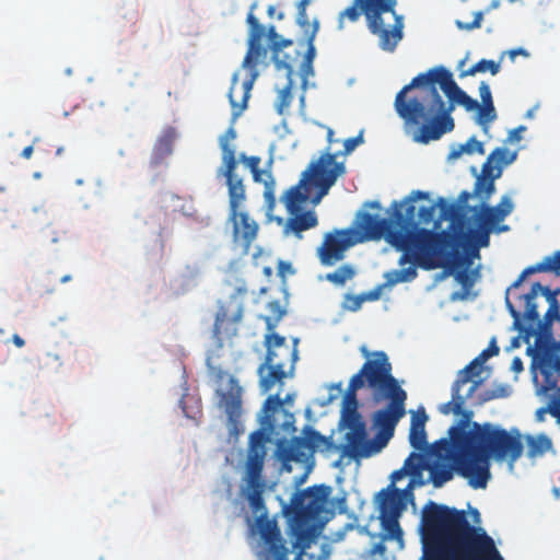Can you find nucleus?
<instances>
[{
	"instance_id": "a211bd4d",
	"label": "nucleus",
	"mask_w": 560,
	"mask_h": 560,
	"mask_svg": "<svg viewBox=\"0 0 560 560\" xmlns=\"http://www.w3.org/2000/svg\"><path fill=\"white\" fill-rule=\"evenodd\" d=\"M385 400H388L387 405L376 410L372 417L373 427L377 430L375 439L382 443V447L392 439L397 423L406 413L407 393L387 395Z\"/></svg>"
},
{
	"instance_id": "1a4fd4ad",
	"label": "nucleus",
	"mask_w": 560,
	"mask_h": 560,
	"mask_svg": "<svg viewBox=\"0 0 560 560\" xmlns=\"http://www.w3.org/2000/svg\"><path fill=\"white\" fill-rule=\"evenodd\" d=\"M267 348L264 363L257 370L259 387L262 393L270 392L276 385L282 386L292 373L298 360V350L285 343V338L272 332L265 337Z\"/></svg>"
},
{
	"instance_id": "7c9ffc66",
	"label": "nucleus",
	"mask_w": 560,
	"mask_h": 560,
	"mask_svg": "<svg viewBox=\"0 0 560 560\" xmlns=\"http://www.w3.org/2000/svg\"><path fill=\"white\" fill-rule=\"evenodd\" d=\"M514 209V205L509 196H503L500 202L494 206H482L477 214L490 222L494 226L503 221Z\"/></svg>"
},
{
	"instance_id": "6e6d98bb",
	"label": "nucleus",
	"mask_w": 560,
	"mask_h": 560,
	"mask_svg": "<svg viewBox=\"0 0 560 560\" xmlns=\"http://www.w3.org/2000/svg\"><path fill=\"white\" fill-rule=\"evenodd\" d=\"M383 288H384V284H378L374 289H372V290H370L368 292L361 293L362 298H364V302L365 301H371L372 302V301L380 300V298L382 295Z\"/></svg>"
},
{
	"instance_id": "0eeeda50",
	"label": "nucleus",
	"mask_w": 560,
	"mask_h": 560,
	"mask_svg": "<svg viewBox=\"0 0 560 560\" xmlns=\"http://www.w3.org/2000/svg\"><path fill=\"white\" fill-rule=\"evenodd\" d=\"M559 294V288L551 290L540 282L533 283L529 292L522 296L523 313L506 299V307L514 319V327L526 341L530 337L544 335L550 330L560 307L557 299Z\"/></svg>"
},
{
	"instance_id": "de8ad7c7",
	"label": "nucleus",
	"mask_w": 560,
	"mask_h": 560,
	"mask_svg": "<svg viewBox=\"0 0 560 560\" xmlns=\"http://www.w3.org/2000/svg\"><path fill=\"white\" fill-rule=\"evenodd\" d=\"M546 257L538 264L525 268L518 278L512 283L511 288H518L527 276L536 272H549Z\"/></svg>"
},
{
	"instance_id": "4be33fe9",
	"label": "nucleus",
	"mask_w": 560,
	"mask_h": 560,
	"mask_svg": "<svg viewBox=\"0 0 560 560\" xmlns=\"http://www.w3.org/2000/svg\"><path fill=\"white\" fill-rule=\"evenodd\" d=\"M229 220L233 224L234 245L241 247L244 255L248 254L259 231L258 223L247 212L241 210H235V215L229 211Z\"/></svg>"
},
{
	"instance_id": "9d476101",
	"label": "nucleus",
	"mask_w": 560,
	"mask_h": 560,
	"mask_svg": "<svg viewBox=\"0 0 560 560\" xmlns=\"http://www.w3.org/2000/svg\"><path fill=\"white\" fill-rule=\"evenodd\" d=\"M267 485L259 487H246V499L253 513L257 514L254 528L259 535L262 551L272 560H289L290 551L282 538L281 530L275 518H269L264 500Z\"/></svg>"
},
{
	"instance_id": "c03bdc74",
	"label": "nucleus",
	"mask_w": 560,
	"mask_h": 560,
	"mask_svg": "<svg viewBox=\"0 0 560 560\" xmlns=\"http://www.w3.org/2000/svg\"><path fill=\"white\" fill-rule=\"evenodd\" d=\"M353 276V268L349 265H343L334 272L327 273L326 279L336 285H343Z\"/></svg>"
},
{
	"instance_id": "aec40b11",
	"label": "nucleus",
	"mask_w": 560,
	"mask_h": 560,
	"mask_svg": "<svg viewBox=\"0 0 560 560\" xmlns=\"http://www.w3.org/2000/svg\"><path fill=\"white\" fill-rule=\"evenodd\" d=\"M360 240L354 237V232L351 229L335 230L327 233L322 246L318 248L322 264L328 266L341 260L345 252Z\"/></svg>"
},
{
	"instance_id": "f8f14e48",
	"label": "nucleus",
	"mask_w": 560,
	"mask_h": 560,
	"mask_svg": "<svg viewBox=\"0 0 560 560\" xmlns=\"http://www.w3.org/2000/svg\"><path fill=\"white\" fill-rule=\"evenodd\" d=\"M392 372L393 366L386 352L374 351L352 378L355 385L361 384L371 389L374 402H381L387 395L406 392Z\"/></svg>"
},
{
	"instance_id": "a878e982",
	"label": "nucleus",
	"mask_w": 560,
	"mask_h": 560,
	"mask_svg": "<svg viewBox=\"0 0 560 560\" xmlns=\"http://www.w3.org/2000/svg\"><path fill=\"white\" fill-rule=\"evenodd\" d=\"M312 1L313 0H300L296 4V23L303 30L307 44V49L303 60L307 62H313L315 59L316 48L314 45V40L319 30V22L317 20L310 22L306 13V9Z\"/></svg>"
},
{
	"instance_id": "473e14b6",
	"label": "nucleus",
	"mask_w": 560,
	"mask_h": 560,
	"mask_svg": "<svg viewBox=\"0 0 560 560\" xmlns=\"http://www.w3.org/2000/svg\"><path fill=\"white\" fill-rule=\"evenodd\" d=\"M266 35L268 36L271 43V49L273 52V61L277 70H281L282 60H290L293 57L289 54H284L283 49L293 45L292 39L282 38L276 31L273 25H270L268 30H266Z\"/></svg>"
},
{
	"instance_id": "e2e57ef3",
	"label": "nucleus",
	"mask_w": 560,
	"mask_h": 560,
	"mask_svg": "<svg viewBox=\"0 0 560 560\" xmlns=\"http://www.w3.org/2000/svg\"><path fill=\"white\" fill-rule=\"evenodd\" d=\"M526 129L524 126H520L517 128L512 129L509 132L508 140L511 142H518L522 139V132Z\"/></svg>"
},
{
	"instance_id": "f257e3e1",
	"label": "nucleus",
	"mask_w": 560,
	"mask_h": 560,
	"mask_svg": "<svg viewBox=\"0 0 560 560\" xmlns=\"http://www.w3.org/2000/svg\"><path fill=\"white\" fill-rule=\"evenodd\" d=\"M455 104L479 113V103L463 91L443 66L419 73L396 95L394 107L406 124L419 126L415 140L429 143L451 132Z\"/></svg>"
},
{
	"instance_id": "a18cd8bd",
	"label": "nucleus",
	"mask_w": 560,
	"mask_h": 560,
	"mask_svg": "<svg viewBox=\"0 0 560 560\" xmlns=\"http://www.w3.org/2000/svg\"><path fill=\"white\" fill-rule=\"evenodd\" d=\"M404 469L407 475L411 477L420 476L421 470L424 468L423 458L420 454L411 453L404 463Z\"/></svg>"
},
{
	"instance_id": "5701e85b",
	"label": "nucleus",
	"mask_w": 560,
	"mask_h": 560,
	"mask_svg": "<svg viewBox=\"0 0 560 560\" xmlns=\"http://www.w3.org/2000/svg\"><path fill=\"white\" fill-rule=\"evenodd\" d=\"M447 235V233H445ZM451 245L447 247V249L439 256L441 261H445L446 265L439 266L438 268H444L450 273H452L455 269L463 267L462 270H458L455 273V279L458 283L462 284V287L468 291L470 288H472L475 280L472 278V272H469L468 269L470 265L472 264L471 259L469 257H464L459 254L457 249L454 247V241L453 237L448 234ZM476 271H474L475 273Z\"/></svg>"
},
{
	"instance_id": "e433bc0d",
	"label": "nucleus",
	"mask_w": 560,
	"mask_h": 560,
	"mask_svg": "<svg viewBox=\"0 0 560 560\" xmlns=\"http://www.w3.org/2000/svg\"><path fill=\"white\" fill-rule=\"evenodd\" d=\"M477 228L471 231L472 238L479 246H488L490 233L494 230V225L487 222L483 218L476 213Z\"/></svg>"
},
{
	"instance_id": "f03ea898",
	"label": "nucleus",
	"mask_w": 560,
	"mask_h": 560,
	"mask_svg": "<svg viewBox=\"0 0 560 560\" xmlns=\"http://www.w3.org/2000/svg\"><path fill=\"white\" fill-rule=\"evenodd\" d=\"M427 198L428 192L413 190L404 201L392 203V219L360 212L357 226L368 240H380L386 234L388 242L404 253L399 259L400 265L413 260L424 270L436 269L446 265L439 256L450 247L451 241L444 233L417 229L415 201Z\"/></svg>"
},
{
	"instance_id": "864d4df0",
	"label": "nucleus",
	"mask_w": 560,
	"mask_h": 560,
	"mask_svg": "<svg viewBox=\"0 0 560 560\" xmlns=\"http://www.w3.org/2000/svg\"><path fill=\"white\" fill-rule=\"evenodd\" d=\"M549 272L560 277V250L555 252L550 256H546Z\"/></svg>"
},
{
	"instance_id": "5fc2aeb1",
	"label": "nucleus",
	"mask_w": 560,
	"mask_h": 560,
	"mask_svg": "<svg viewBox=\"0 0 560 560\" xmlns=\"http://www.w3.org/2000/svg\"><path fill=\"white\" fill-rule=\"evenodd\" d=\"M419 222L423 224H429L433 221L434 218V207L427 206L421 207L418 211Z\"/></svg>"
},
{
	"instance_id": "f3484780",
	"label": "nucleus",
	"mask_w": 560,
	"mask_h": 560,
	"mask_svg": "<svg viewBox=\"0 0 560 560\" xmlns=\"http://www.w3.org/2000/svg\"><path fill=\"white\" fill-rule=\"evenodd\" d=\"M245 294L246 290L238 288L229 298L219 301L213 325V336L218 341L222 342L237 334L244 313Z\"/></svg>"
},
{
	"instance_id": "c756f323",
	"label": "nucleus",
	"mask_w": 560,
	"mask_h": 560,
	"mask_svg": "<svg viewBox=\"0 0 560 560\" xmlns=\"http://www.w3.org/2000/svg\"><path fill=\"white\" fill-rule=\"evenodd\" d=\"M427 420L428 416L424 409H421L412 415L409 441L415 450L422 451L428 444L424 429Z\"/></svg>"
},
{
	"instance_id": "338daca9",
	"label": "nucleus",
	"mask_w": 560,
	"mask_h": 560,
	"mask_svg": "<svg viewBox=\"0 0 560 560\" xmlns=\"http://www.w3.org/2000/svg\"><path fill=\"white\" fill-rule=\"evenodd\" d=\"M546 362L550 365V368H551V369H552V370H553L558 375H560V357H559V355H557V357H555V358H552V359H549V360H547Z\"/></svg>"
},
{
	"instance_id": "c9c22d12",
	"label": "nucleus",
	"mask_w": 560,
	"mask_h": 560,
	"mask_svg": "<svg viewBox=\"0 0 560 560\" xmlns=\"http://www.w3.org/2000/svg\"><path fill=\"white\" fill-rule=\"evenodd\" d=\"M527 444V455L532 458L544 455L552 447L551 439L545 434H539L537 436H528Z\"/></svg>"
},
{
	"instance_id": "bf43d9fd",
	"label": "nucleus",
	"mask_w": 560,
	"mask_h": 560,
	"mask_svg": "<svg viewBox=\"0 0 560 560\" xmlns=\"http://www.w3.org/2000/svg\"><path fill=\"white\" fill-rule=\"evenodd\" d=\"M402 282L411 281L417 277V269L415 266L399 269Z\"/></svg>"
},
{
	"instance_id": "2eb2a0df",
	"label": "nucleus",
	"mask_w": 560,
	"mask_h": 560,
	"mask_svg": "<svg viewBox=\"0 0 560 560\" xmlns=\"http://www.w3.org/2000/svg\"><path fill=\"white\" fill-rule=\"evenodd\" d=\"M209 375L218 385L217 395L219 397V407L226 415V425L231 438L237 439L243 432L241 421L243 405V387L238 380L230 375L226 371L219 366H210Z\"/></svg>"
},
{
	"instance_id": "58836bf2",
	"label": "nucleus",
	"mask_w": 560,
	"mask_h": 560,
	"mask_svg": "<svg viewBox=\"0 0 560 560\" xmlns=\"http://www.w3.org/2000/svg\"><path fill=\"white\" fill-rule=\"evenodd\" d=\"M427 468L430 471V480L435 488L442 487L453 478V471L446 465H433Z\"/></svg>"
},
{
	"instance_id": "774afa93",
	"label": "nucleus",
	"mask_w": 560,
	"mask_h": 560,
	"mask_svg": "<svg viewBox=\"0 0 560 560\" xmlns=\"http://www.w3.org/2000/svg\"><path fill=\"white\" fill-rule=\"evenodd\" d=\"M508 54L512 61L515 60L516 56H520V55L525 56V57L528 56V52L524 48L512 49Z\"/></svg>"
},
{
	"instance_id": "20e7f679",
	"label": "nucleus",
	"mask_w": 560,
	"mask_h": 560,
	"mask_svg": "<svg viewBox=\"0 0 560 560\" xmlns=\"http://www.w3.org/2000/svg\"><path fill=\"white\" fill-rule=\"evenodd\" d=\"M336 154H325L308 164L302 173L299 183L289 188L281 197L288 213L291 215L284 226V232H292L298 238L302 233L315 228L318 223L314 211L301 212L307 201L318 205L329 192L338 177L346 173L343 163H335Z\"/></svg>"
},
{
	"instance_id": "603ef678",
	"label": "nucleus",
	"mask_w": 560,
	"mask_h": 560,
	"mask_svg": "<svg viewBox=\"0 0 560 560\" xmlns=\"http://www.w3.org/2000/svg\"><path fill=\"white\" fill-rule=\"evenodd\" d=\"M363 302H364V298H362L361 294H359V295L348 294V295H346L345 307L348 311L357 312L361 308Z\"/></svg>"
},
{
	"instance_id": "423d86ee",
	"label": "nucleus",
	"mask_w": 560,
	"mask_h": 560,
	"mask_svg": "<svg viewBox=\"0 0 560 560\" xmlns=\"http://www.w3.org/2000/svg\"><path fill=\"white\" fill-rule=\"evenodd\" d=\"M397 0H353L352 4L340 12L338 28H343L345 19L359 21L364 14L369 31L378 36L380 47L394 51L402 39V16L396 13Z\"/></svg>"
},
{
	"instance_id": "0e129e2a",
	"label": "nucleus",
	"mask_w": 560,
	"mask_h": 560,
	"mask_svg": "<svg viewBox=\"0 0 560 560\" xmlns=\"http://www.w3.org/2000/svg\"><path fill=\"white\" fill-rule=\"evenodd\" d=\"M548 412L555 417L560 424V402L553 400L548 407Z\"/></svg>"
},
{
	"instance_id": "72a5a7b5",
	"label": "nucleus",
	"mask_w": 560,
	"mask_h": 560,
	"mask_svg": "<svg viewBox=\"0 0 560 560\" xmlns=\"http://www.w3.org/2000/svg\"><path fill=\"white\" fill-rule=\"evenodd\" d=\"M516 158V151L511 152L506 148H495L482 164V172L489 173L490 168L497 172L498 167L502 170L503 166L512 164Z\"/></svg>"
},
{
	"instance_id": "393cba45",
	"label": "nucleus",
	"mask_w": 560,
	"mask_h": 560,
	"mask_svg": "<svg viewBox=\"0 0 560 560\" xmlns=\"http://www.w3.org/2000/svg\"><path fill=\"white\" fill-rule=\"evenodd\" d=\"M237 165L229 167V164L221 165L218 175L225 178L229 191V211L235 215V210H240L246 200V190L243 179L235 173Z\"/></svg>"
},
{
	"instance_id": "6ab92c4d",
	"label": "nucleus",
	"mask_w": 560,
	"mask_h": 560,
	"mask_svg": "<svg viewBox=\"0 0 560 560\" xmlns=\"http://www.w3.org/2000/svg\"><path fill=\"white\" fill-rule=\"evenodd\" d=\"M268 438L262 430H256L249 435L247 455L245 458L244 480L246 487H259V485H267L262 476L265 459L267 456L266 443Z\"/></svg>"
},
{
	"instance_id": "8fccbe9b",
	"label": "nucleus",
	"mask_w": 560,
	"mask_h": 560,
	"mask_svg": "<svg viewBox=\"0 0 560 560\" xmlns=\"http://www.w3.org/2000/svg\"><path fill=\"white\" fill-rule=\"evenodd\" d=\"M363 142L362 132H360L355 137L348 138L343 141V151H338L339 155H348L350 154L359 144Z\"/></svg>"
},
{
	"instance_id": "cd10ccee",
	"label": "nucleus",
	"mask_w": 560,
	"mask_h": 560,
	"mask_svg": "<svg viewBox=\"0 0 560 560\" xmlns=\"http://www.w3.org/2000/svg\"><path fill=\"white\" fill-rule=\"evenodd\" d=\"M300 52L294 50L293 57L290 60H282L281 69L285 72L287 83L285 85L279 90L277 101H276V109L278 114L282 115L285 110L289 109L291 103L293 101L292 89L294 86V69L293 65L296 61Z\"/></svg>"
},
{
	"instance_id": "9b49d317",
	"label": "nucleus",
	"mask_w": 560,
	"mask_h": 560,
	"mask_svg": "<svg viewBox=\"0 0 560 560\" xmlns=\"http://www.w3.org/2000/svg\"><path fill=\"white\" fill-rule=\"evenodd\" d=\"M255 4L250 7V10L247 14L246 22L249 26L248 39H247V51L243 59L242 67L247 69L249 72V78L242 83V104L238 105L234 100V92L238 82V74L234 73L232 77V84L229 92V100L231 106L233 108L238 107L240 112H242L249 98V93L253 88L255 80L258 77L257 66L260 61H262L267 57V48L262 45V39L266 36V27L259 23L258 19L254 14Z\"/></svg>"
},
{
	"instance_id": "4d7b16f0",
	"label": "nucleus",
	"mask_w": 560,
	"mask_h": 560,
	"mask_svg": "<svg viewBox=\"0 0 560 560\" xmlns=\"http://www.w3.org/2000/svg\"><path fill=\"white\" fill-rule=\"evenodd\" d=\"M327 142H328V148H327L326 152H325V153H323L320 156H323V155H325V154H336V155H335V158H334V162H335V163H338V162L336 161V159L339 156V152H332V151H331V148H332V145H334L335 143H338V142H339V140L334 138V130H332L331 128H328V129H327Z\"/></svg>"
},
{
	"instance_id": "79ce46f5",
	"label": "nucleus",
	"mask_w": 560,
	"mask_h": 560,
	"mask_svg": "<svg viewBox=\"0 0 560 560\" xmlns=\"http://www.w3.org/2000/svg\"><path fill=\"white\" fill-rule=\"evenodd\" d=\"M291 398V395H288L284 399L280 397L279 394L276 395H269L267 399L264 402L262 411L265 413V417L267 420H270L275 412L279 410L285 400H289Z\"/></svg>"
},
{
	"instance_id": "412c9836",
	"label": "nucleus",
	"mask_w": 560,
	"mask_h": 560,
	"mask_svg": "<svg viewBox=\"0 0 560 560\" xmlns=\"http://www.w3.org/2000/svg\"><path fill=\"white\" fill-rule=\"evenodd\" d=\"M346 444L342 446L345 455L353 459L368 458L378 453L383 447L376 439L366 438V428L348 430L345 434Z\"/></svg>"
},
{
	"instance_id": "c85d7f7f",
	"label": "nucleus",
	"mask_w": 560,
	"mask_h": 560,
	"mask_svg": "<svg viewBox=\"0 0 560 560\" xmlns=\"http://www.w3.org/2000/svg\"><path fill=\"white\" fill-rule=\"evenodd\" d=\"M479 94L481 104H479V113L476 116V122L481 127L485 133L489 132L490 124L498 117L493 104L490 86L486 82L479 85Z\"/></svg>"
},
{
	"instance_id": "69168bd1",
	"label": "nucleus",
	"mask_w": 560,
	"mask_h": 560,
	"mask_svg": "<svg viewBox=\"0 0 560 560\" xmlns=\"http://www.w3.org/2000/svg\"><path fill=\"white\" fill-rule=\"evenodd\" d=\"M405 476H407V472H406V469H404V467H401L398 470H395L390 475L392 485L394 486L395 482H397L398 480L402 479Z\"/></svg>"
},
{
	"instance_id": "4c0bfd02",
	"label": "nucleus",
	"mask_w": 560,
	"mask_h": 560,
	"mask_svg": "<svg viewBox=\"0 0 560 560\" xmlns=\"http://www.w3.org/2000/svg\"><path fill=\"white\" fill-rule=\"evenodd\" d=\"M400 515H380L383 530L393 540H402V529L399 525Z\"/></svg>"
},
{
	"instance_id": "a19ab883",
	"label": "nucleus",
	"mask_w": 560,
	"mask_h": 560,
	"mask_svg": "<svg viewBox=\"0 0 560 560\" xmlns=\"http://www.w3.org/2000/svg\"><path fill=\"white\" fill-rule=\"evenodd\" d=\"M470 145H476L477 153L485 154L483 143L478 141L475 137H471L465 144H460L457 149L451 151L448 159L456 160L460 158L463 153L472 154L474 149H470Z\"/></svg>"
},
{
	"instance_id": "3c124183",
	"label": "nucleus",
	"mask_w": 560,
	"mask_h": 560,
	"mask_svg": "<svg viewBox=\"0 0 560 560\" xmlns=\"http://www.w3.org/2000/svg\"><path fill=\"white\" fill-rule=\"evenodd\" d=\"M482 19H483V13L481 11H479V12L475 13V18H474L472 22L465 23L463 21L457 20L456 26L462 31H471L475 28H479L481 26Z\"/></svg>"
},
{
	"instance_id": "4468645a",
	"label": "nucleus",
	"mask_w": 560,
	"mask_h": 560,
	"mask_svg": "<svg viewBox=\"0 0 560 560\" xmlns=\"http://www.w3.org/2000/svg\"><path fill=\"white\" fill-rule=\"evenodd\" d=\"M448 434L454 447L460 454L457 460V472L468 480L471 488L485 489L491 477L490 459L479 454L478 448L462 434V427H451Z\"/></svg>"
},
{
	"instance_id": "f704fd0d",
	"label": "nucleus",
	"mask_w": 560,
	"mask_h": 560,
	"mask_svg": "<svg viewBox=\"0 0 560 560\" xmlns=\"http://www.w3.org/2000/svg\"><path fill=\"white\" fill-rule=\"evenodd\" d=\"M235 138L236 131L234 127H230L219 139L220 149L222 151V165L229 164V167H232L238 163L235 148L232 145Z\"/></svg>"
},
{
	"instance_id": "680f3d73",
	"label": "nucleus",
	"mask_w": 560,
	"mask_h": 560,
	"mask_svg": "<svg viewBox=\"0 0 560 560\" xmlns=\"http://www.w3.org/2000/svg\"><path fill=\"white\" fill-rule=\"evenodd\" d=\"M301 74H302V77L304 79V83H305L306 79L310 75L314 74L313 62H307V61L303 60L301 63Z\"/></svg>"
},
{
	"instance_id": "ddd939ff",
	"label": "nucleus",
	"mask_w": 560,
	"mask_h": 560,
	"mask_svg": "<svg viewBox=\"0 0 560 560\" xmlns=\"http://www.w3.org/2000/svg\"><path fill=\"white\" fill-rule=\"evenodd\" d=\"M499 351L500 348L492 340L487 349L482 350L464 369L458 371L451 388L452 399L439 407L441 413H458L462 410L466 398L471 397L482 382L480 375L483 371V363L491 357L497 355Z\"/></svg>"
},
{
	"instance_id": "7ed1b4c3",
	"label": "nucleus",
	"mask_w": 560,
	"mask_h": 560,
	"mask_svg": "<svg viewBox=\"0 0 560 560\" xmlns=\"http://www.w3.org/2000/svg\"><path fill=\"white\" fill-rule=\"evenodd\" d=\"M423 521L434 534L428 560H503L493 538L471 525L464 510L431 502Z\"/></svg>"
},
{
	"instance_id": "49530a36",
	"label": "nucleus",
	"mask_w": 560,
	"mask_h": 560,
	"mask_svg": "<svg viewBox=\"0 0 560 560\" xmlns=\"http://www.w3.org/2000/svg\"><path fill=\"white\" fill-rule=\"evenodd\" d=\"M342 422L348 428V430L366 428V424L358 409L342 410Z\"/></svg>"
},
{
	"instance_id": "37998d69",
	"label": "nucleus",
	"mask_w": 560,
	"mask_h": 560,
	"mask_svg": "<svg viewBox=\"0 0 560 560\" xmlns=\"http://www.w3.org/2000/svg\"><path fill=\"white\" fill-rule=\"evenodd\" d=\"M361 384L355 385L354 378H350L348 388L346 390L345 397H343V407L342 410H357L358 409V399H357V392L361 388H363Z\"/></svg>"
},
{
	"instance_id": "052dcab7",
	"label": "nucleus",
	"mask_w": 560,
	"mask_h": 560,
	"mask_svg": "<svg viewBox=\"0 0 560 560\" xmlns=\"http://www.w3.org/2000/svg\"><path fill=\"white\" fill-rule=\"evenodd\" d=\"M385 278H386V282L384 283V287L385 285H395L399 282H402V279H401V276L399 273V270H393L390 272H387L385 275Z\"/></svg>"
},
{
	"instance_id": "6e6552de",
	"label": "nucleus",
	"mask_w": 560,
	"mask_h": 560,
	"mask_svg": "<svg viewBox=\"0 0 560 560\" xmlns=\"http://www.w3.org/2000/svg\"><path fill=\"white\" fill-rule=\"evenodd\" d=\"M462 434L478 448L479 454L498 463L506 462L510 469L523 455L522 435L516 429L508 431L490 422H472L468 431L462 428Z\"/></svg>"
},
{
	"instance_id": "39448f33",
	"label": "nucleus",
	"mask_w": 560,
	"mask_h": 560,
	"mask_svg": "<svg viewBox=\"0 0 560 560\" xmlns=\"http://www.w3.org/2000/svg\"><path fill=\"white\" fill-rule=\"evenodd\" d=\"M332 492L330 486L315 485L296 492L285 508L293 546L300 550L298 558L310 548L327 521V503Z\"/></svg>"
},
{
	"instance_id": "2f4dec72",
	"label": "nucleus",
	"mask_w": 560,
	"mask_h": 560,
	"mask_svg": "<svg viewBox=\"0 0 560 560\" xmlns=\"http://www.w3.org/2000/svg\"><path fill=\"white\" fill-rule=\"evenodd\" d=\"M501 176V167L497 172L490 168L489 173H483L477 177L474 188V194L482 200V206H486L492 194L495 191L494 180Z\"/></svg>"
},
{
	"instance_id": "13d9d810",
	"label": "nucleus",
	"mask_w": 560,
	"mask_h": 560,
	"mask_svg": "<svg viewBox=\"0 0 560 560\" xmlns=\"http://www.w3.org/2000/svg\"><path fill=\"white\" fill-rule=\"evenodd\" d=\"M268 310L276 320H279L284 315V311L281 308L279 301H272L268 303Z\"/></svg>"
},
{
	"instance_id": "09e8293b",
	"label": "nucleus",
	"mask_w": 560,
	"mask_h": 560,
	"mask_svg": "<svg viewBox=\"0 0 560 560\" xmlns=\"http://www.w3.org/2000/svg\"><path fill=\"white\" fill-rule=\"evenodd\" d=\"M540 373L544 376L545 389L551 390L555 389L558 383L556 377V372L550 368V365L545 361L540 366Z\"/></svg>"
},
{
	"instance_id": "ea45409f",
	"label": "nucleus",
	"mask_w": 560,
	"mask_h": 560,
	"mask_svg": "<svg viewBox=\"0 0 560 560\" xmlns=\"http://www.w3.org/2000/svg\"><path fill=\"white\" fill-rule=\"evenodd\" d=\"M500 70L498 62L493 60L481 59L469 69L462 73V77L475 75L478 72L489 71L492 75H495Z\"/></svg>"
},
{
	"instance_id": "bb28decb",
	"label": "nucleus",
	"mask_w": 560,
	"mask_h": 560,
	"mask_svg": "<svg viewBox=\"0 0 560 560\" xmlns=\"http://www.w3.org/2000/svg\"><path fill=\"white\" fill-rule=\"evenodd\" d=\"M406 491L390 485L378 493L380 515H401L406 509Z\"/></svg>"
},
{
	"instance_id": "b1692460",
	"label": "nucleus",
	"mask_w": 560,
	"mask_h": 560,
	"mask_svg": "<svg viewBox=\"0 0 560 560\" xmlns=\"http://www.w3.org/2000/svg\"><path fill=\"white\" fill-rule=\"evenodd\" d=\"M240 161L243 162L250 171L253 175V179L255 183H260L264 185V197L266 203L270 210L273 209L276 205V182L272 176L270 168L260 170L261 159L256 155L247 156L246 154H240Z\"/></svg>"
},
{
	"instance_id": "dca6fc26",
	"label": "nucleus",
	"mask_w": 560,
	"mask_h": 560,
	"mask_svg": "<svg viewBox=\"0 0 560 560\" xmlns=\"http://www.w3.org/2000/svg\"><path fill=\"white\" fill-rule=\"evenodd\" d=\"M303 433L304 436H294L289 441L280 440L277 444L279 458L287 471H292L291 462L306 464L315 452L337 448L331 436H324L311 427H306Z\"/></svg>"
}]
</instances>
